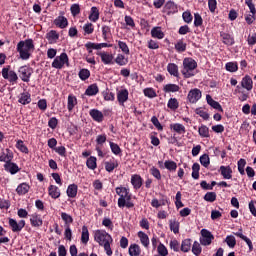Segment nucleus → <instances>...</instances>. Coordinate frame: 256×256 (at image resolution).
Instances as JSON below:
<instances>
[{
    "label": "nucleus",
    "instance_id": "nucleus-1",
    "mask_svg": "<svg viewBox=\"0 0 256 256\" xmlns=\"http://www.w3.org/2000/svg\"><path fill=\"white\" fill-rule=\"evenodd\" d=\"M94 241L103 247L106 251V255H113V250H111V243H113V237L105 230H96L94 232Z\"/></svg>",
    "mask_w": 256,
    "mask_h": 256
},
{
    "label": "nucleus",
    "instance_id": "nucleus-2",
    "mask_svg": "<svg viewBox=\"0 0 256 256\" xmlns=\"http://www.w3.org/2000/svg\"><path fill=\"white\" fill-rule=\"evenodd\" d=\"M17 51L20 55V59H23V61H27V59L31 57V53L35 51V44H33V39L20 41L17 44Z\"/></svg>",
    "mask_w": 256,
    "mask_h": 256
},
{
    "label": "nucleus",
    "instance_id": "nucleus-3",
    "mask_svg": "<svg viewBox=\"0 0 256 256\" xmlns=\"http://www.w3.org/2000/svg\"><path fill=\"white\" fill-rule=\"evenodd\" d=\"M116 193L119 195L118 207H127L131 209L135 207V204L131 202V195L129 194V189L126 187H117Z\"/></svg>",
    "mask_w": 256,
    "mask_h": 256
},
{
    "label": "nucleus",
    "instance_id": "nucleus-4",
    "mask_svg": "<svg viewBox=\"0 0 256 256\" xmlns=\"http://www.w3.org/2000/svg\"><path fill=\"white\" fill-rule=\"evenodd\" d=\"M195 69H197V62L192 58H185L183 60L182 74L184 77L189 78L195 75Z\"/></svg>",
    "mask_w": 256,
    "mask_h": 256
},
{
    "label": "nucleus",
    "instance_id": "nucleus-5",
    "mask_svg": "<svg viewBox=\"0 0 256 256\" xmlns=\"http://www.w3.org/2000/svg\"><path fill=\"white\" fill-rule=\"evenodd\" d=\"M65 65L69 67V56H67V53L60 54L52 62V67L54 69H63Z\"/></svg>",
    "mask_w": 256,
    "mask_h": 256
},
{
    "label": "nucleus",
    "instance_id": "nucleus-6",
    "mask_svg": "<svg viewBox=\"0 0 256 256\" xmlns=\"http://www.w3.org/2000/svg\"><path fill=\"white\" fill-rule=\"evenodd\" d=\"M213 239H215V236L207 230V229H202L201 230V237H200V243L204 247H207L208 245H211L213 243Z\"/></svg>",
    "mask_w": 256,
    "mask_h": 256
},
{
    "label": "nucleus",
    "instance_id": "nucleus-7",
    "mask_svg": "<svg viewBox=\"0 0 256 256\" xmlns=\"http://www.w3.org/2000/svg\"><path fill=\"white\" fill-rule=\"evenodd\" d=\"M8 223L13 233H19V231H22L23 227H25V220H20L17 222V220L9 218Z\"/></svg>",
    "mask_w": 256,
    "mask_h": 256
},
{
    "label": "nucleus",
    "instance_id": "nucleus-8",
    "mask_svg": "<svg viewBox=\"0 0 256 256\" xmlns=\"http://www.w3.org/2000/svg\"><path fill=\"white\" fill-rule=\"evenodd\" d=\"M20 78L25 83H29V79H31V75L33 70L29 66H21L19 68Z\"/></svg>",
    "mask_w": 256,
    "mask_h": 256
},
{
    "label": "nucleus",
    "instance_id": "nucleus-9",
    "mask_svg": "<svg viewBox=\"0 0 256 256\" xmlns=\"http://www.w3.org/2000/svg\"><path fill=\"white\" fill-rule=\"evenodd\" d=\"M9 69L10 66L2 69V77L4 79H8L10 83H15V81H17L19 77L17 76V73H15V71H9Z\"/></svg>",
    "mask_w": 256,
    "mask_h": 256
},
{
    "label": "nucleus",
    "instance_id": "nucleus-10",
    "mask_svg": "<svg viewBox=\"0 0 256 256\" xmlns=\"http://www.w3.org/2000/svg\"><path fill=\"white\" fill-rule=\"evenodd\" d=\"M129 100V90L128 89H122L117 92V101L119 105L123 107L125 105L126 101Z\"/></svg>",
    "mask_w": 256,
    "mask_h": 256
},
{
    "label": "nucleus",
    "instance_id": "nucleus-11",
    "mask_svg": "<svg viewBox=\"0 0 256 256\" xmlns=\"http://www.w3.org/2000/svg\"><path fill=\"white\" fill-rule=\"evenodd\" d=\"M187 99L190 103H197L201 99V90L197 88L190 90Z\"/></svg>",
    "mask_w": 256,
    "mask_h": 256
},
{
    "label": "nucleus",
    "instance_id": "nucleus-12",
    "mask_svg": "<svg viewBox=\"0 0 256 256\" xmlns=\"http://www.w3.org/2000/svg\"><path fill=\"white\" fill-rule=\"evenodd\" d=\"M234 235L236 237H239V239H242V241L246 242L250 252L253 251V242L251 241V239L243 234V228H240L237 232H234Z\"/></svg>",
    "mask_w": 256,
    "mask_h": 256
},
{
    "label": "nucleus",
    "instance_id": "nucleus-13",
    "mask_svg": "<svg viewBox=\"0 0 256 256\" xmlns=\"http://www.w3.org/2000/svg\"><path fill=\"white\" fill-rule=\"evenodd\" d=\"M97 55L101 57V61L104 63V65H113V54L108 52H98Z\"/></svg>",
    "mask_w": 256,
    "mask_h": 256
},
{
    "label": "nucleus",
    "instance_id": "nucleus-14",
    "mask_svg": "<svg viewBox=\"0 0 256 256\" xmlns=\"http://www.w3.org/2000/svg\"><path fill=\"white\" fill-rule=\"evenodd\" d=\"M0 161L5 164L13 161V151L10 149L2 151L0 154Z\"/></svg>",
    "mask_w": 256,
    "mask_h": 256
},
{
    "label": "nucleus",
    "instance_id": "nucleus-15",
    "mask_svg": "<svg viewBox=\"0 0 256 256\" xmlns=\"http://www.w3.org/2000/svg\"><path fill=\"white\" fill-rule=\"evenodd\" d=\"M219 171L223 179H233V169L230 166H220Z\"/></svg>",
    "mask_w": 256,
    "mask_h": 256
},
{
    "label": "nucleus",
    "instance_id": "nucleus-16",
    "mask_svg": "<svg viewBox=\"0 0 256 256\" xmlns=\"http://www.w3.org/2000/svg\"><path fill=\"white\" fill-rule=\"evenodd\" d=\"M131 184L133 185L134 189H141L143 185V178H141V175L139 174L132 175Z\"/></svg>",
    "mask_w": 256,
    "mask_h": 256
},
{
    "label": "nucleus",
    "instance_id": "nucleus-17",
    "mask_svg": "<svg viewBox=\"0 0 256 256\" xmlns=\"http://www.w3.org/2000/svg\"><path fill=\"white\" fill-rule=\"evenodd\" d=\"M164 11L167 15H172L173 13H177V4L173 1H168L164 6Z\"/></svg>",
    "mask_w": 256,
    "mask_h": 256
},
{
    "label": "nucleus",
    "instance_id": "nucleus-18",
    "mask_svg": "<svg viewBox=\"0 0 256 256\" xmlns=\"http://www.w3.org/2000/svg\"><path fill=\"white\" fill-rule=\"evenodd\" d=\"M48 194L52 199H59L61 197V190L55 185H50L48 187Z\"/></svg>",
    "mask_w": 256,
    "mask_h": 256
},
{
    "label": "nucleus",
    "instance_id": "nucleus-19",
    "mask_svg": "<svg viewBox=\"0 0 256 256\" xmlns=\"http://www.w3.org/2000/svg\"><path fill=\"white\" fill-rule=\"evenodd\" d=\"M30 223L32 227H41L43 225V219H41V215L34 213L30 216Z\"/></svg>",
    "mask_w": 256,
    "mask_h": 256
},
{
    "label": "nucleus",
    "instance_id": "nucleus-20",
    "mask_svg": "<svg viewBox=\"0 0 256 256\" xmlns=\"http://www.w3.org/2000/svg\"><path fill=\"white\" fill-rule=\"evenodd\" d=\"M241 86L243 89H246V91H251V89H253V79H251V76L246 75L241 81Z\"/></svg>",
    "mask_w": 256,
    "mask_h": 256
},
{
    "label": "nucleus",
    "instance_id": "nucleus-21",
    "mask_svg": "<svg viewBox=\"0 0 256 256\" xmlns=\"http://www.w3.org/2000/svg\"><path fill=\"white\" fill-rule=\"evenodd\" d=\"M4 169L8 171V173H11V175L19 173V166L11 161L4 164Z\"/></svg>",
    "mask_w": 256,
    "mask_h": 256
},
{
    "label": "nucleus",
    "instance_id": "nucleus-22",
    "mask_svg": "<svg viewBox=\"0 0 256 256\" xmlns=\"http://www.w3.org/2000/svg\"><path fill=\"white\" fill-rule=\"evenodd\" d=\"M170 129L174 133H177V135H183L186 132L185 127L181 123L170 124Z\"/></svg>",
    "mask_w": 256,
    "mask_h": 256
},
{
    "label": "nucleus",
    "instance_id": "nucleus-23",
    "mask_svg": "<svg viewBox=\"0 0 256 256\" xmlns=\"http://www.w3.org/2000/svg\"><path fill=\"white\" fill-rule=\"evenodd\" d=\"M29 189H31V186L23 182L17 186L16 193L17 195H27V193H29Z\"/></svg>",
    "mask_w": 256,
    "mask_h": 256
},
{
    "label": "nucleus",
    "instance_id": "nucleus-24",
    "mask_svg": "<svg viewBox=\"0 0 256 256\" xmlns=\"http://www.w3.org/2000/svg\"><path fill=\"white\" fill-rule=\"evenodd\" d=\"M117 167H119V162L115 159L105 162V169L108 173H113Z\"/></svg>",
    "mask_w": 256,
    "mask_h": 256
},
{
    "label": "nucleus",
    "instance_id": "nucleus-25",
    "mask_svg": "<svg viewBox=\"0 0 256 256\" xmlns=\"http://www.w3.org/2000/svg\"><path fill=\"white\" fill-rule=\"evenodd\" d=\"M90 117H92V119L94 121H96L97 123H101L103 122V112L97 110V109H92L90 110Z\"/></svg>",
    "mask_w": 256,
    "mask_h": 256
},
{
    "label": "nucleus",
    "instance_id": "nucleus-26",
    "mask_svg": "<svg viewBox=\"0 0 256 256\" xmlns=\"http://www.w3.org/2000/svg\"><path fill=\"white\" fill-rule=\"evenodd\" d=\"M206 100L208 105H211L213 109H216V111H220V113H223V107L221 106V104H219V102L213 100L211 95H206Z\"/></svg>",
    "mask_w": 256,
    "mask_h": 256
},
{
    "label": "nucleus",
    "instance_id": "nucleus-27",
    "mask_svg": "<svg viewBox=\"0 0 256 256\" xmlns=\"http://www.w3.org/2000/svg\"><path fill=\"white\" fill-rule=\"evenodd\" d=\"M88 18L92 23H97V21H99V8L93 6L90 10Z\"/></svg>",
    "mask_w": 256,
    "mask_h": 256
},
{
    "label": "nucleus",
    "instance_id": "nucleus-28",
    "mask_svg": "<svg viewBox=\"0 0 256 256\" xmlns=\"http://www.w3.org/2000/svg\"><path fill=\"white\" fill-rule=\"evenodd\" d=\"M138 238L140 239V242L143 245V247H145L146 249H149V243H150L149 236L145 234V232L139 231Z\"/></svg>",
    "mask_w": 256,
    "mask_h": 256
},
{
    "label": "nucleus",
    "instance_id": "nucleus-29",
    "mask_svg": "<svg viewBox=\"0 0 256 256\" xmlns=\"http://www.w3.org/2000/svg\"><path fill=\"white\" fill-rule=\"evenodd\" d=\"M128 253L130 256H139L141 255V247L138 244H131Z\"/></svg>",
    "mask_w": 256,
    "mask_h": 256
},
{
    "label": "nucleus",
    "instance_id": "nucleus-30",
    "mask_svg": "<svg viewBox=\"0 0 256 256\" xmlns=\"http://www.w3.org/2000/svg\"><path fill=\"white\" fill-rule=\"evenodd\" d=\"M89 243V229L87 226L82 227V233H81V244L87 245Z\"/></svg>",
    "mask_w": 256,
    "mask_h": 256
},
{
    "label": "nucleus",
    "instance_id": "nucleus-31",
    "mask_svg": "<svg viewBox=\"0 0 256 256\" xmlns=\"http://www.w3.org/2000/svg\"><path fill=\"white\" fill-rule=\"evenodd\" d=\"M54 24L57 27H60V29H65L68 25L67 18H65V16H59L54 20Z\"/></svg>",
    "mask_w": 256,
    "mask_h": 256
},
{
    "label": "nucleus",
    "instance_id": "nucleus-32",
    "mask_svg": "<svg viewBox=\"0 0 256 256\" xmlns=\"http://www.w3.org/2000/svg\"><path fill=\"white\" fill-rule=\"evenodd\" d=\"M151 36L154 37V39H163V37H165V34L161 30V27H154L151 30Z\"/></svg>",
    "mask_w": 256,
    "mask_h": 256
},
{
    "label": "nucleus",
    "instance_id": "nucleus-33",
    "mask_svg": "<svg viewBox=\"0 0 256 256\" xmlns=\"http://www.w3.org/2000/svg\"><path fill=\"white\" fill-rule=\"evenodd\" d=\"M97 93H99L97 84L90 85L85 91V95H88V97H93V95H97Z\"/></svg>",
    "mask_w": 256,
    "mask_h": 256
},
{
    "label": "nucleus",
    "instance_id": "nucleus-34",
    "mask_svg": "<svg viewBox=\"0 0 256 256\" xmlns=\"http://www.w3.org/2000/svg\"><path fill=\"white\" fill-rule=\"evenodd\" d=\"M86 166L88 169H91V171H95V169H97V158L95 156H90L86 161Z\"/></svg>",
    "mask_w": 256,
    "mask_h": 256
},
{
    "label": "nucleus",
    "instance_id": "nucleus-35",
    "mask_svg": "<svg viewBox=\"0 0 256 256\" xmlns=\"http://www.w3.org/2000/svg\"><path fill=\"white\" fill-rule=\"evenodd\" d=\"M18 101L22 105H29V103H31V94H29L28 92L22 93Z\"/></svg>",
    "mask_w": 256,
    "mask_h": 256
},
{
    "label": "nucleus",
    "instance_id": "nucleus-36",
    "mask_svg": "<svg viewBox=\"0 0 256 256\" xmlns=\"http://www.w3.org/2000/svg\"><path fill=\"white\" fill-rule=\"evenodd\" d=\"M76 105H77V97H75L74 95L70 94L68 96V104H67L68 111H73V109H75Z\"/></svg>",
    "mask_w": 256,
    "mask_h": 256
},
{
    "label": "nucleus",
    "instance_id": "nucleus-37",
    "mask_svg": "<svg viewBox=\"0 0 256 256\" xmlns=\"http://www.w3.org/2000/svg\"><path fill=\"white\" fill-rule=\"evenodd\" d=\"M68 197L71 199L77 197V185L76 184H70L66 191Z\"/></svg>",
    "mask_w": 256,
    "mask_h": 256
},
{
    "label": "nucleus",
    "instance_id": "nucleus-38",
    "mask_svg": "<svg viewBox=\"0 0 256 256\" xmlns=\"http://www.w3.org/2000/svg\"><path fill=\"white\" fill-rule=\"evenodd\" d=\"M46 39H48L49 43H56L57 39H59V33L55 30H51L47 33Z\"/></svg>",
    "mask_w": 256,
    "mask_h": 256
},
{
    "label": "nucleus",
    "instance_id": "nucleus-39",
    "mask_svg": "<svg viewBox=\"0 0 256 256\" xmlns=\"http://www.w3.org/2000/svg\"><path fill=\"white\" fill-rule=\"evenodd\" d=\"M115 63H117V65H120V67H124V65H127V63H129V59L126 58L123 54H118L115 58Z\"/></svg>",
    "mask_w": 256,
    "mask_h": 256
},
{
    "label": "nucleus",
    "instance_id": "nucleus-40",
    "mask_svg": "<svg viewBox=\"0 0 256 256\" xmlns=\"http://www.w3.org/2000/svg\"><path fill=\"white\" fill-rule=\"evenodd\" d=\"M179 89V85L177 84H166L163 88L165 93H177Z\"/></svg>",
    "mask_w": 256,
    "mask_h": 256
},
{
    "label": "nucleus",
    "instance_id": "nucleus-41",
    "mask_svg": "<svg viewBox=\"0 0 256 256\" xmlns=\"http://www.w3.org/2000/svg\"><path fill=\"white\" fill-rule=\"evenodd\" d=\"M82 29L84 31V35H92V33L95 31V26L93 25V23L87 22L86 24H84Z\"/></svg>",
    "mask_w": 256,
    "mask_h": 256
},
{
    "label": "nucleus",
    "instance_id": "nucleus-42",
    "mask_svg": "<svg viewBox=\"0 0 256 256\" xmlns=\"http://www.w3.org/2000/svg\"><path fill=\"white\" fill-rule=\"evenodd\" d=\"M167 107L171 109V111H177V109H179V101L177 98H170Z\"/></svg>",
    "mask_w": 256,
    "mask_h": 256
},
{
    "label": "nucleus",
    "instance_id": "nucleus-43",
    "mask_svg": "<svg viewBox=\"0 0 256 256\" xmlns=\"http://www.w3.org/2000/svg\"><path fill=\"white\" fill-rule=\"evenodd\" d=\"M221 37L225 45H233L235 43V39L228 33H223Z\"/></svg>",
    "mask_w": 256,
    "mask_h": 256
},
{
    "label": "nucleus",
    "instance_id": "nucleus-44",
    "mask_svg": "<svg viewBox=\"0 0 256 256\" xmlns=\"http://www.w3.org/2000/svg\"><path fill=\"white\" fill-rule=\"evenodd\" d=\"M164 167L168 171H177V163L173 160H166L164 162Z\"/></svg>",
    "mask_w": 256,
    "mask_h": 256
},
{
    "label": "nucleus",
    "instance_id": "nucleus-45",
    "mask_svg": "<svg viewBox=\"0 0 256 256\" xmlns=\"http://www.w3.org/2000/svg\"><path fill=\"white\" fill-rule=\"evenodd\" d=\"M167 71L168 73H170V75H173L174 77H177V75H179V69L176 64H168Z\"/></svg>",
    "mask_w": 256,
    "mask_h": 256
},
{
    "label": "nucleus",
    "instance_id": "nucleus-46",
    "mask_svg": "<svg viewBox=\"0 0 256 256\" xmlns=\"http://www.w3.org/2000/svg\"><path fill=\"white\" fill-rule=\"evenodd\" d=\"M225 243L230 247V249H234L237 245V240L235 239V236L229 235L226 237Z\"/></svg>",
    "mask_w": 256,
    "mask_h": 256
},
{
    "label": "nucleus",
    "instance_id": "nucleus-47",
    "mask_svg": "<svg viewBox=\"0 0 256 256\" xmlns=\"http://www.w3.org/2000/svg\"><path fill=\"white\" fill-rule=\"evenodd\" d=\"M69 253L71 256H89V254L85 252H81L78 254L77 246L75 244L70 246Z\"/></svg>",
    "mask_w": 256,
    "mask_h": 256
},
{
    "label": "nucleus",
    "instance_id": "nucleus-48",
    "mask_svg": "<svg viewBox=\"0 0 256 256\" xmlns=\"http://www.w3.org/2000/svg\"><path fill=\"white\" fill-rule=\"evenodd\" d=\"M61 219L64 221L66 227H69L73 223V217L66 212L61 213Z\"/></svg>",
    "mask_w": 256,
    "mask_h": 256
},
{
    "label": "nucleus",
    "instance_id": "nucleus-49",
    "mask_svg": "<svg viewBox=\"0 0 256 256\" xmlns=\"http://www.w3.org/2000/svg\"><path fill=\"white\" fill-rule=\"evenodd\" d=\"M217 200V193L215 192H207L204 196V201L208 203H213Z\"/></svg>",
    "mask_w": 256,
    "mask_h": 256
},
{
    "label": "nucleus",
    "instance_id": "nucleus-50",
    "mask_svg": "<svg viewBox=\"0 0 256 256\" xmlns=\"http://www.w3.org/2000/svg\"><path fill=\"white\" fill-rule=\"evenodd\" d=\"M181 251L189 253L191 251V239H185L181 245Z\"/></svg>",
    "mask_w": 256,
    "mask_h": 256
},
{
    "label": "nucleus",
    "instance_id": "nucleus-51",
    "mask_svg": "<svg viewBox=\"0 0 256 256\" xmlns=\"http://www.w3.org/2000/svg\"><path fill=\"white\" fill-rule=\"evenodd\" d=\"M175 49L178 51V53H183L187 49V43L183 42V40H179L175 44Z\"/></svg>",
    "mask_w": 256,
    "mask_h": 256
},
{
    "label": "nucleus",
    "instance_id": "nucleus-52",
    "mask_svg": "<svg viewBox=\"0 0 256 256\" xmlns=\"http://www.w3.org/2000/svg\"><path fill=\"white\" fill-rule=\"evenodd\" d=\"M201 251H202L201 244H199V242L195 241L192 245V253L196 256H199V255H201Z\"/></svg>",
    "mask_w": 256,
    "mask_h": 256
},
{
    "label": "nucleus",
    "instance_id": "nucleus-53",
    "mask_svg": "<svg viewBox=\"0 0 256 256\" xmlns=\"http://www.w3.org/2000/svg\"><path fill=\"white\" fill-rule=\"evenodd\" d=\"M16 148L19 149L21 153H29V148L26 147L25 143H23V140L17 141Z\"/></svg>",
    "mask_w": 256,
    "mask_h": 256
},
{
    "label": "nucleus",
    "instance_id": "nucleus-54",
    "mask_svg": "<svg viewBox=\"0 0 256 256\" xmlns=\"http://www.w3.org/2000/svg\"><path fill=\"white\" fill-rule=\"evenodd\" d=\"M79 77L82 81H87V79H89V77H91V72H89L88 69H82L79 72Z\"/></svg>",
    "mask_w": 256,
    "mask_h": 256
},
{
    "label": "nucleus",
    "instance_id": "nucleus-55",
    "mask_svg": "<svg viewBox=\"0 0 256 256\" xmlns=\"http://www.w3.org/2000/svg\"><path fill=\"white\" fill-rule=\"evenodd\" d=\"M198 133L200 135V137H209V128L205 125H202L199 127L198 129Z\"/></svg>",
    "mask_w": 256,
    "mask_h": 256
},
{
    "label": "nucleus",
    "instance_id": "nucleus-56",
    "mask_svg": "<svg viewBox=\"0 0 256 256\" xmlns=\"http://www.w3.org/2000/svg\"><path fill=\"white\" fill-rule=\"evenodd\" d=\"M239 67L237 66V63L235 62H228L226 63V71H229L230 73H235Z\"/></svg>",
    "mask_w": 256,
    "mask_h": 256
},
{
    "label": "nucleus",
    "instance_id": "nucleus-57",
    "mask_svg": "<svg viewBox=\"0 0 256 256\" xmlns=\"http://www.w3.org/2000/svg\"><path fill=\"white\" fill-rule=\"evenodd\" d=\"M200 163H201V165H203V167H209V165L211 164L209 155H207V154L202 155L200 157Z\"/></svg>",
    "mask_w": 256,
    "mask_h": 256
},
{
    "label": "nucleus",
    "instance_id": "nucleus-58",
    "mask_svg": "<svg viewBox=\"0 0 256 256\" xmlns=\"http://www.w3.org/2000/svg\"><path fill=\"white\" fill-rule=\"evenodd\" d=\"M144 95H145V97H149L150 99L157 97V93L155 92V90L153 88H145Z\"/></svg>",
    "mask_w": 256,
    "mask_h": 256
},
{
    "label": "nucleus",
    "instance_id": "nucleus-59",
    "mask_svg": "<svg viewBox=\"0 0 256 256\" xmlns=\"http://www.w3.org/2000/svg\"><path fill=\"white\" fill-rule=\"evenodd\" d=\"M170 231L175 234L179 233V222L177 220H170Z\"/></svg>",
    "mask_w": 256,
    "mask_h": 256
},
{
    "label": "nucleus",
    "instance_id": "nucleus-60",
    "mask_svg": "<svg viewBox=\"0 0 256 256\" xmlns=\"http://www.w3.org/2000/svg\"><path fill=\"white\" fill-rule=\"evenodd\" d=\"M110 149L114 155H121V147L118 144L110 142Z\"/></svg>",
    "mask_w": 256,
    "mask_h": 256
},
{
    "label": "nucleus",
    "instance_id": "nucleus-61",
    "mask_svg": "<svg viewBox=\"0 0 256 256\" xmlns=\"http://www.w3.org/2000/svg\"><path fill=\"white\" fill-rule=\"evenodd\" d=\"M70 11L73 17H77V15L81 13V7L79 6V4H73L70 8Z\"/></svg>",
    "mask_w": 256,
    "mask_h": 256
},
{
    "label": "nucleus",
    "instance_id": "nucleus-62",
    "mask_svg": "<svg viewBox=\"0 0 256 256\" xmlns=\"http://www.w3.org/2000/svg\"><path fill=\"white\" fill-rule=\"evenodd\" d=\"M157 251H158L159 255H162V256L169 255V251L167 250V247H165V245H163L161 243L158 245Z\"/></svg>",
    "mask_w": 256,
    "mask_h": 256
},
{
    "label": "nucleus",
    "instance_id": "nucleus-63",
    "mask_svg": "<svg viewBox=\"0 0 256 256\" xmlns=\"http://www.w3.org/2000/svg\"><path fill=\"white\" fill-rule=\"evenodd\" d=\"M119 49H121L122 52L125 53V55H129V46H127V43L123 41H118Z\"/></svg>",
    "mask_w": 256,
    "mask_h": 256
},
{
    "label": "nucleus",
    "instance_id": "nucleus-64",
    "mask_svg": "<svg viewBox=\"0 0 256 256\" xmlns=\"http://www.w3.org/2000/svg\"><path fill=\"white\" fill-rule=\"evenodd\" d=\"M182 17H183V21L185 23H191L193 21V15H191V12L190 11H185L183 14H182Z\"/></svg>",
    "mask_w": 256,
    "mask_h": 256
}]
</instances>
